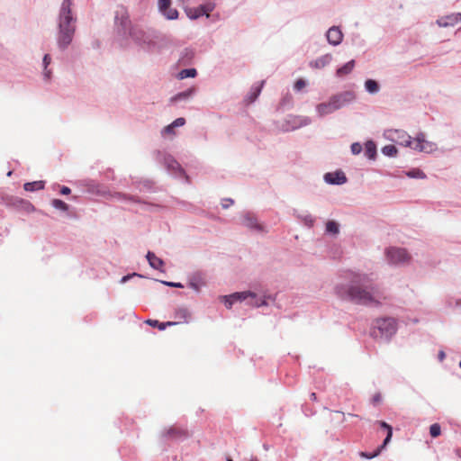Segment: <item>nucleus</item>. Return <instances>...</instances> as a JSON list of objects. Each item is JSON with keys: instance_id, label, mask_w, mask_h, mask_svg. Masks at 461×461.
Here are the masks:
<instances>
[{"instance_id": "f257e3e1", "label": "nucleus", "mask_w": 461, "mask_h": 461, "mask_svg": "<svg viewBox=\"0 0 461 461\" xmlns=\"http://www.w3.org/2000/svg\"><path fill=\"white\" fill-rule=\"evenodd\" d=\"M347 283L337 285L336 294L342 300L362 305L379 306L390 300V294L385 289L371 284L366 274L354 271L345 273Z\"/></svg>"}, {"instance_id": "f03ea898", "label": "nucleus", "mask_w": 461, "mask_h": 461, "mask_svg": "<svg viewBox=\"0 0 461 461\" xmlns=\"http://www.w3.org/2000/svg\"><path fill=\"white\" fill-rule=\"evenodd\" d=\"M71 6L72 0H64L61 5L58 37V44L61 49H65L70 44L75 32V26L71 24L73 20Z\"/></svg>"}, {"instance_id": "7ed1b4c3", "label": "nucleus", "mask_w": 461, "mask_h": 461, "mask_svg": "<svg viewBox=\"0 0 461 461\" xmlns=\"http://www.w3.org/2000/svg\"><path fill=\"white\" fill-rule=\"evenodd\" d=\"M355 99L353 92L347 91L331 96L329 101L317 105L316 110L320 116L330 114Z\"/></svg>"}, {"instance_id": "20e7f679", "label": "nucleus", "mask_w": 461, "mask_h": 461, "mask_svg": "<svg viewBox=\"0 0 461 461\" xmlns=\"http://www.w3.org/2000/svg\"><path fill=\"white\" fill-rule=\"evenodd\" d=\"M248 298L251 299L249 304L252 306L259 307L266 303V302L264 300L258 299L255 294L249 292V291L234 293L230 295L223 296V302H224L226 307L230 309V308H231L232 304L235 302L245 301Z\"/></svg>"}, {"instance_id": "39448f33", "label": "nucleus", "mask_w": 461, "mask_h": 461, "mask_svg": "<svg viewBox=\"0 0 461 461\" xmlns=\"http://www.w3.org/2000/svg\"><path fill=\"white\" fill-rule=\"evenodd\" d=\"M375 328L378 330L382 337L389 339L394 335L397 330V321L391 317L379 318L375 320Z\"/></svg>"}, {"instance_id": "423d86ee", "label": "nucleus", "mask_w": 461, "mask_h": 461, "mask_svg": "<svg viewBox=\"0 0 461 461\" xmlns=\"http://www.w3.org/2000/svg\"><path fill=\"white\" fill-rule=\"evenodd\" d=\"M386 258L391 264L409 262L411 257L405 249L390 248L386 250Z\"/></svg>"}, {"instance_id": "0eeeda50", "label": "nucleus", "mask_w": 461, "mask_h": 461, "mask_svg": "<svg viewBox=\"0 0 461 461\" xmlns=\"http://www.w3.org/2000/svg\"><path fill=\"white\" fill-rule=\"evenodd\" d=\"M411 148L420 152L431 153L436 150L437 146L435 143L427 140L423 133H420L413 140V145Z\"/></svg>"}, {"instance_id": "6e6552de", "label": "nucleus", "mask_w": 461, "mask_h": 461, "mask_svg": "<svg viewBox=\"0 0 461 461\" xmlns=\"http://www.w3.org/2000/svg\"><path fill=\"white\" fill-rule=\"evenodd\" d=\"M214 9V4L207 3L205 5H201L196 8L190 9L187 13L189 18L197 19L203 15L209 16L210 13Z\"/></svg>"}, {"instance_id": "1a4fd4ad", "label": "nucleus", "mask_w": 461, "mask_h": 461, "mask_svg": "<svg viewBox=\"0 0 461 461\" xmlns=\"http://www.w3.org/2000/svg\"><path fill=\"white\" fill-rule=\"evenodd\" d=\"M460 22H461V13L451 14L449 15L440 17L437 20V23L440 27L454 26Z\"/></svg>"}, {"instance_id": "9d476101", "label": "nucleus", "mask_w": 461, "mask_h": 461, "mask_svg": "<svg viewBox=\"0 0 461 461\" xmlns=\"http://www.w3.org/2000/svg\"><path fill=\"white\" fill-rule=\"evenodd\" d=\"M343 39L342 32L339 27H331L327 32V40L332 45H339Z\"/></svg>"}, {"instance_id": "9b49d317", "label": "nucleus", "mask_w": 461, "mask_h": 461, "mask_svg": "<svg viewBox=\"0 0 461 461\" xmlns=\"http://www.w3.org/2000/svg\"><path fill=\"white\" fill-rule=\"evenodd\" d=\"M394 139L398 144L405 147H411L413 145V140H411V137L408 135L406 132L399 130H395L393 131Z\"/></svg>"}, {"instance_id": "f8f14e48", "label": "nucleus", "mask_w": 461, "mask_h": 461, "mask_svg": "<svg viewBox=\"0 0 461 461\" xmlns=\"http://www.w3.org/2000/svg\"><path fill=\"white\" fill-rule=\"evenodd\" d=\"M324 179L327 183L335 185H341L347 181V177L343 172L327 173L324 176Z\"/></svg>"}, {"instance_id": "ddd939ff", "label": "nucleus", "mask_w": 461, "mask_h": 461, "mask_svg": "<svg viewBox=\"0 0 461 461\" xmlns=\"http://www.w3.org/2000/svg\"><path fill=\"white\" fill-rule=\"evenodd\" d=\"M332 59V56L330 54H326L311 62V67L314 68H322L326 67Z\"/></svg>"}, {"instance_id": "4468645a", "label": "nucleus", "mask_w": 461, "mask_h": 461, "mask_svg": "<svg viewBox=\"0 0 461 461\" xmlns=\"http://www.w3.org/2000/svg\"><path fill=\"white\" fill-rule=\"evenodd\" d=\"M242 224L249 229H260L257 219L250 213H246L242 217Z\"/></svg>"}, {"instance_id": "2eb2a0df", "label": "nucleus", "mask_w": 461, "mask_h": 461, "mask_svg": "<svg viewBox=\"0 0 461 461\" xmlns=\"http://www.w3.org/2000/svg\"><path fill=\"white\" fill-rule=\"evenodd\" d=\"M355 67V60H350L348 63H346L341 68H338L336 71V75L339 77H343L348 74H350Z\"/></svg>"}, {"instance_id": "dca6fc26", "label": "nucleus", "mask_w": 461, "mask_h": 461, "mask_svg": "<svg viewBox=\"0 0 461 461\" xmlns=\"http://www.w3.org/2000/svg\"><path fill=\"white\" fill-rule=\"evenodd\" d=\"M147 259L151 267L154 269H160L163 267V261L158 258L153 252H148Z\"/></svg>"}, {"instance_id": "f3484780", "label": "nucleus", "mask_w": 461, "mask_h": 461, "mask_svg": "<svg viewBox=\"0 0 461 461\" xmlns=\"http://www.w3.org/2000/svg\"><path fill=\"white\" fill-rule=\"evenodd\" d=\"M23 188L25 191H28V192L41 190L44 188V182L43 181L28 182L23 185Z\"/></svg>"}, {"instance_id": "a211bd4d", "label": "nucleus", "mask_w": 461, "mask_h": 461, "mask_svg": "<svg viewBox=\"0 0 461 461\" xmlns=\"http://www.w3.org/2000/svg\"><path fill=\"white\" fill-rule=\"evenodd\" d=\"M146 323H148L149 325H150V326H152L154 328H158L160 330H165L166 327H167V326H173V325L176 324V322H175V321H167V322H161L160 323L157 320H148V321H146Z\"/></svg>"}, {"instance_id": "6ab92c4d", "label": "nucleus", "mask_w": 461, "mask_h": 461, "mask_svg": "<svg viewBox=\"0 0 461 461\" xmlns=\"http://www.w3.org/2000/svg\"><path fill=\"white\" fill-rule=\"evenodd\" d=\"M381 428L385 429L387 430L386 438L384 440V443L382 444V447H384L391 440L393 436V428L387 424L385 421H378L377 422Z\"/></svg>"}, {"instance_id": "aec40b11", "label": "nucleus", "mask_w": 461, "mask_h": 461, "mask_svg": "<svg viewBox=\"0 0 461 461\" xmlns=\"http://www.w3.org/2000/svg\"><path fill=\"white\" fill-rule=\"evenodd\" d=\"M365 152L370 159L375 158L376 154V146L372 140H368L365 145Z\"/></svg>"}, {"instance_id": "412c9836", "label": "nucleus", "mask_w": 461, "mask_h": 461, "mask_svg": "<svg viewBox=\"0 0 461 461\" xmlns=\"http://www.w3.org/2000/svg\"><path fill=\"white\" fill-rule=\"evenodd\" d=\"M165 435L169 438L186 436V432L176 427H171L165 432Z\"/></svg>"}, {"instance_id": "4be33fe9", "label": "nucleus", "mask_w": 461, "mask_h": 461, "mask_svg": "<svg viewBox=\"0 0 461 461\" xmlns=\"http://www.w3.org/2000/svg\"><path fill=\"white\" fill-rule=\"evenodd\" d=\"M131 34L133 37V39L135 41H137L138 42H143V43L147 42L146 38H145L146 33L141 29L134 28Z\"/></svg>"}, {"instance_id": "5701e85b", "label": "nucleus", "mask_w": 461, "mask_h": 461, "mask_svg": "<svg viewBox=\"0 0 461 461\" xmlns=\"http://www.w3.org/2000/svg\"><path fill=\"white\" fill-rule=\"evenodd\" d=\"M326 231L329 233H331L333 235H336L339 233V224L334 221H329L326 223Z\"/></svg>"}, {"instance_id": "b1692460", "label": "nucleus", "mask_w": 461, "mask_h": 461, "mask_svg": "<svg viewBox=\"0 0 461 461\" xmlns=\"http://www.w3.org/2000/svg\"><path fill=\"white\" fill-rule=\"evenodd\" d=\"M365 86L369 93H375L379 88L378 84L373 79L366 80Z\"/></svg>"}, {"instance_id": "393cba45", "label": "nucleus", "mask_w": 461, "mask_h": 461, "mask_svg": "<svg viewBox=\"0 0 461 461\" xmlns=\"http://www.w3.org/2000/svg\"><path fill=\"white\" fill-rule=\"evenodd\" d=\"M382 152L389 157H393L397 153V149L394 145L389 144L382 149Z\"/></svg>"}, {"instance_id": "a878e982", "label": "nucleus", "mask_w": 461, "mask_h": 461, "mask_svg": "<svg viewBox=\"0 0 461 461\" xmlns=\"http://www.w3.org/2000/svg\"><path fill=\"white\" fill-rule=\"evenodd\" d=\"M51 204L56 209H59V210H61L64 212L68 210V205L60 199L52 200Z\"/></svg>"}, {"instance_id": "bb28decb", "label": "nucleus", "mask_w": 461, "mask_h": 461, "mask_svg": "<svg viewBox=\"0 0 461 461\" xmlns=\"http://www.w3.org/2000/svg\"><path fill=\"white\" fill-rule=\"evenodd\" d=\"M161 12L169 20L176 19L178 16V12L176 9L170 8V6L167 10H161Z\"/></svg>"}, {"instance_id": "cd10ccee", "label": "nucleus", "mask_w": 461, "mask_h": 461, "mask_svg": "<svg viewBox=\"0 0 461 461\" xmlns=\"http://www.w3.org/2000/svg\"><path fill=\"white\" fill-rule=\"evenodd\" d=\"M196 75V70L194 68H187L183 69L179 73L180 78H186V77H194Z\"/></svg>"}, {"instance_id": "c85d7f7f", "label": "nucleus", "mask_w": 461, "mask_h": 461, "mask_svg": "<svg viewBox=\"0 0 461 461\" xmlns=\"http://www.w3.org/2000/svg\"><path fill=\"white\" fill-rule=\"evenodd\" d=\"M51 58L49 54H46L43 58V64H44V77L47 79H50V71L47 70L48 65L50 63Z\"/></svg>"}, {"instance_id": "c756f323", "label": "nucleus", "mask_w": 461, "mask_h": 461, "mask_svg": "<svg viewBox=\"0 0 461 461\" xmlns=\"http://www.w3.org/2000/svg\"><path fill=\"white\" fill-rule=\"evenodd\" d=\"M440 433H441V429H440L439 424L434 423L430 426L429 434L432 438L438 437L440 435Z\"/></svg>"}, {"instance_id": "7c9ffc66", "label": "nucleus", "mask_w": 461, "mask_h": 461, "mask_svg": "<svg viewBox=\"0 0 461 461\" xmlns=\"http://www.w3.org/2000/svg\"><path fill=\"white\" fill-rule=\"evenodd\" d=\"M384 447H379L374 453H366V452H361L360 453V456H363V457H366V458H368V459H371L376 456L379 455V453L381 452V450L383 449Z\"/></svg>"}, {"instance_id": "2f4dec72", "label": "nucleus", "mask_w": 461, "mask_h": 461, "mask_svg": "<svg viewBox=\"0 0 461 461\" xmlns=\"http://www.w3.org/2000/svg\"><path fill=\"white\" fill-rule=\"evenodd\" d=\"M171 0H158V7L161 10H167L170 6Z\"/></svg>"}, {"instance_id": "473e14b6", "label": "nucleus", "mask_w": 461, "mask_h": 461, "mask_svg": "<svg viewBox=\"0 0 461 461\" xmlns=\"http://www.w3.org/2000/svg\"><path fill=\"white\" fill-rule=\"evenodd\" d=\"M351 151L353 154L357 155L362 151V146L358 142H355L351 145Z\"/></svg>"}, {"instance_id": "72a5a7b5", "label": "nucleus", "mask_w": 461, "mask_h": 461, "mask_svg": "<svg viewBox=\"0 0 461 461\" xmlns=\"http://www.w3.org/2000/svg\"><path fill=\"white\" fill-rule=\"evenodd\" d=\"M306 86V83L303 79L300 78L294 83V89L297 91L302 90Z\"/></svg>"}, {"instance_id": "f704fd0d", "label": "nucleus", "mask_w": 461, "mask_h": 461, "mask_svg": "<svg viewBox=\"0 0 461 461\" xmlns=\"http://www.w3.org/2000/svg\"><path fill=\"white\" fill-rule=\"evenodd\" d=\"M264 85V81L261 82V84L255 88V91L253 93V95L250 97V101L253 102L260 94L261 88Z\"/></svg>"}, {"instance_id": "c9c22d12", "label": "nucleus", "mask_w": 461, "mask_h": 461, "mask_svg": "<svg viewBox=\"0 0 461 461\" xmlns=\"http://www.w3.org/2000/svg\"><path fill=\"white\" fill-rule=\"evenodd\" d=\"M185 118L180 117V118L176 119L171 124L175 128V127L183 126V125H185Z\"/></svg>"}, {"instance_id": "e433bc0d", "label": "nucleus", "mask_w": 461, "mask_h": 461, "mask_svg": "<svg viewBox=\"0 0 461 461\" xmlns=\"http://www.w3.org/2000/svg\"><path fill=\"white\" fill-rule=\"evenodd\" d=\"M408 176L411 177H420V178L425 177L424 173L420 170L409 172Z\"/></svg>"}, {"instance_id": "4c0bfd02", "label": "nucleus", "mask_w": 461, "mask_h": 461, "mask_svg": "<svg viewBox=\"0 0 461 461\" xmlns=\"http://www.w3.org/2000/svg\"><path fill=\"white\" fill-rule=\"evenodd\" d=\"M163 134H170V135H174L175 134V131H174V127L172 126V124H169L167 126H166L164 129H163Z\"/></svg>"}, {"instance_id": "58836bf2", "label": "nucleus", "mask_w": 461, "mask_h": 461, "mask_svg": "<svg viewBox=\"0 0 461 461\" xmlns=\"http://www.w3.org/2000/svg\"><path fill=\"white\" fill-rule=\"evenodd\" d=\"M60 193H61L62 194L67 195V194H69L71 193V190H70V188H69V187H68V186H62V187H61V189H60Z\"/></svg>"}, {"instance_id": "ea45409f", "label": "nucleus", "mask_w": 461, "mask_h": 461, "mask_svg": "<svg viewBox=\"0 0 461 461\" xmlns=\"http://www.w3.org/2000/svg\"><path fill=\"white\" fill-rule=\"evenodd\" d=\"M164 284L171 287H183V285L180 283L164 282Z\"/></svg>"}, {"instance_id": "a19ab883", "label": "nucleus", "mask_w": 461, "mask_h": 461, "mask_svg": "<svg viewBox=\"0 0 461 461\" xmlns=\"http://www.w3.org/2000/svg\"><path fill=\"white\" fill-rule=\"evenodd\" d=\"M380 401H381V394L380 393H376L372 398V402H373L374 404L378 403Z\"/></svg>"}, {"instance_id": "79ce46f5", "label": "nucleus", "mask_w": 461, "mask_h": 461, "mask_svg": "<svg viewBox=\"0 0 461 461\" xmlns=\"http://www.w3.org/2000/svg\"><path fill=\"white\" fill-rule=\"evenodd\" d=\"M232 203H233V201L231 199L225 200V203H222V207L226 209Z\"/></svg>"}, {"instance_id": "37998d69", "label": "nucleus", "mask_w": 461, "mask_h": 461, "mask_svg": "<svg viewBox=\"0 0 461 461\" xmlns=\"http://www.w3.org/2000/svg\"><path fill=\"white\" fill-rule=\"evenodd\" d=\"M188 96V94L186 93H181L179 94L178 95L176 96V99H181V98H185Z\"/></svg>"}, {"instance_id": "c03bdc74", "label": "nucleus", "mask_w": 461, "mask_h": 461, "mask_svg": "<svg viewBox=\"0 0 461 461\" xmlns=\"http://www.w3.org/2000/svg\"><path fill=\"white\" fill-rule=\"evenodd\" d=\"M310 398L312 401H316V399H317L316 393H312L311 395H310Z\"/></svg>"}, {"instance_id": "a18cd8bd", "label": "nucleus", "mask_w": 461, "mask_h": 461, "mask_svg": "<svg viewBox=\"0 0 461 461\" xmlns=\"http://www.w3.org/2000/svg\"><path fill=\"white\" fill-rule=\"evenodd\" d=\"M439 357H440V358H441V359H443V358H444V357H445L444 352H440Z\"/></svg>"}, {"instance_id": "49530a36", "label": "nucleus", "mask_w": 461, "mask_h": 461, "mask_svg": "<svg viewBox=\"0 0 461 461\" xmlns=\"http://www.w3.org/2000/svg\"><path fill=\"white\" fill-rule=\"evenodd\" d=\"M128 278H129V276H124V277H122V281L125 282L126 280H128Z\"/></svg>"}, {"instance_id": "de8ad7c7", "label": "nucleus", "mask_w": 461, "mask_h": 461, "mask_svg": "<svg viewBox=\"0 0 461 461\" xmlns=\"http://www.w3.org/2000/svg\"><path fill=\"white\" fill-rule=\"evenodd\" d=\"M249 461H258L257 457L251 458Z\"/></svg>"}, {"instance_id": "09e8293b", "label": "nucleus", "mask_w": 461, "mask_h": 461, "mask_svg": "<svg viewBox=\"0 0 461 461\" xmlns=\"http://www.w3.org/2000/svg\"><path fill=\"white\" fill-rule=\"evenodd\" d=\"M227 461H232L231 459H228Z\"/></svg>"}]
</instances>
